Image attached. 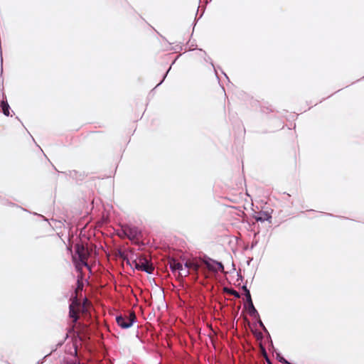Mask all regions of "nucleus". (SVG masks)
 <instances>
[{
	"label": "nucleus",
	"instance_id": "f257e3e1",
	"mask_svg": "<svg viewBox=\"0 0 364 364\" xmlns=\"http://www.w3.org/2000/svg\"><path fill=\"white\" fill-rule=\"evenodd\" d=\"M75 255H77V259L73 257V260L75 263V267L78 272H82V267H86L90 269L87 264V259L90 255V252L87 246L83 244H76L75 246Z\"/></svg>",
	"mask_w": 364,
	"mask_h": 364
},
{
	"label": "nucleus",
	"instance_id": "f03ea898",
	"mask_svg": "<svg viewBox=\"0 0 364 364\" xmlns=\"http://www.w3.org/2000/svg\"><path fill=\"white\" fill-rule=\"evenodd\" d=\"M81 310V304L80 301L77 299V296H75L69 306V317L72 318V324L70 326V330L69 332L74 331V328L75 327L76 323L79 319V314Z\"/></svg>",
	"mask_w": 364,
	"mask_h": 364
},
{
	"label": "nucleus",
	"instance_id": "7ed1b4c3",
	"mask_svg": "<svg viewBox=\"0 0 364 364\" xmlns=\"http://www.w3.org/2000/svg\"><path fill=\"white\" fill-rule=\"evenodd\" d=\"M136 320V316L134 311H129L124 314L117 316L116 317V322L122 328H128L131 327L134 322Z\"/></svg>",
	"mask_w": 364,
	"mask_h": 364
},
{
	"label": "nucleus",
	"instance_id": "20e7f679",
	"mask_svg": "<svg viewBox=\"0 0 364 364\" xmlns=\"http://www.w3.org/2000/svg\"><path fill=\"white\" fill-rule=\"evenodd\" d=\"M134 267L140 271L146 272L149 274H151L154 269L152 264L144 256H139L136 259L132 261V264Z\"/></svg>",
	"mask_w": 364,
	"mask_h": 364
},
{
	"label": "nucleus",
	"instance_id": "39448f33",
	"mask_svg": "<svg viewBox=\"0 0 364 364\" xmlns=\"http://www.w3.org/2000/svg\"><path fill=\"white\" fill-rule=\"evenodd\" d=\"M123 234L130 240H139L141 232L138 228L129 225L122 226Z\"/></svg>",
	"mask_w": 364,
	"mask_h": 364
},
{
	"label": "nucleus",
	"instance_id": "423d86ee",
	"mask_svg": "<svg viewBox=\"0 0 364 364\" xmlns=\"http://www.w3.org/2000/svg\"><path fill=\"white\" fill-rule=\"evenodd\" d=\"M202 262L205 264L209 271L214 272L224 271V266L221 262L213 261V264H212L207 259H202Z\"/></svg>",
	"mask_w": 364,
	"mask_h": 364
},
{
	"label": "nucleus",
	"instance_id": "0eeeda50",
	"mask_svg": "<svg viewBox=\"0 0 364 364\" xmlns=\"http://www.w3.org/2000/svg\"><path fill=\"white\" fill-rule=\"evenodd\" d=\"M168 264L172 272H175L176 270L183 271L182 264H181L173 258H171L168 259Z\"/></svg>",
	"mask_w": 364,
	"mask_h": 364
},
{
	"label": "nucleus",
	"instance_id": "6e6552de",
	"mask_svg": "<svg viewBox=\"0 0 364 364\" xmlns=\"http://www.w3.org/2000/svg\"><path fill=\"white\" fill-rule=\"evenodd\" d=\"M185 267L188 269H193L197 273L199 270L200 264L194 261H187L185 264Z\"/></svg>",
	"mask_w": 364,
	"mask_h": 364
},
{
	"label": "nucleus",
	"instance_id": "1a4fd4ad",
	"mask_svg": "<svg viewBox=\"0 0 364 364\" xmlns=\"http://www.w3.org/2000/svg\"><path fill=\"white\" fill-rule=\"evenodd\" d=\"M1 109H2V112L3 113L6 115V116H9V105L7 102V101H5V100H2L1 102Z\"/></svg>",
	"mask_w": 364,
	"mask_h": 364
},
{
	"label": "nucleus",
	"instance_id": "9d476101",
	"mask_svg": "<svg viewBox=\"0 0 364 364\" xmlns=\"http://www.w3.org/2000/svg\"><path fill=\"white\" fill-rule=\"evenodd\" d=\"M247 303L249 305L248 311H249L250 314L254 315L255 314H257V311L253 305L252 300L251 301H248Z\"/></svg>",
	"mask_w": 364,
	"mask_h": 364
},
{
	"label": "nucleus",
	"instance_id": "9b49d317",
	"mask_svg": "<svg viewBox=\"0 0 364 364\" xmlns=\"http://www.w3.org/2000/svg\"><path fill=\"white\" fill-rule=\"evenodd\" d=\"M81 279H82V277L80 279H77V288L75 289L76 296H77L78 292L81 291L82 290V288H83V284H82Z\"/></svg>",
	"mask_w": 364,
	"mask_h": 364
},
{
	"label": "nucleus",
	"instance_id": "f8f14e48",
	"mask_svg": "<svg viewBox=\"0 0 364 364\" xmlns=\"http://www.w3.org/2000/svg\"><path fill=\"white\" fill-rule=\"evenodd\" d=\"M242 289L245 292V296H246V299H247V302L251 301H252V297H251V294H250V292L249 289L247 288L246 286H243L242 287Z\"/></svg>",
	"mask_w": 364,
	"mask_h": 364
},
{
	"label": "nucleus",
	"instance_id": "ddd939ff",
	"mask_svg": "<svg viewBox=\"0 0 364 364\" xmlns=\"http://www.w3.org/2000/svg\"><path fill=\"white\" fill-rule=\"evenodd\" d=\"M225 291H227L228 294L235 296L236 298H240V294L237 291H235L232 289H226L225 288Z\"/></svg>",
	"mask_w": 364,
	"mask_h": 364
},
{
	"label": "nucleus",
	"instance_id": "4468645a",
	"mask_svg": "<svg viewBox=\"0 0 364 364\" xmlns=\"http://www.w3.org/2000/svg\"><path fill=\"white\" fill-rule=\"evenodd\" d=\"M268 218H269V216L266 213L262 214V215H261V216L255 217V219L257 221H261V222H264V221L267 220Z\"/></svg>",
	"mask_w": 364,
	"mask_h": 364
},
{
	"label": "nucleus",
	"instance_id": "2eb2a0df",
	"mask_svg": "<svg viewBox=\"0 0 364 364\" xmlns=\"http://www.w3.org/2000/svg\"><path fill=\"white\" fill-rule=\"evenodd\" d=\"M253 334L257 340H262L263 338V335H262V332H260V331H255L253 332Z\"/></svg>",
	"mask_w": 364,
	"mask_h": 364
},
{
	"label": "nucleus",
	"instance_id": "dca6fc26",
	"mask_svg": "<svg viewBox=\"0 0 364 364\" xmlns=\"http://www.w3.org/2000/svg\"><path fill=\"white\" fill-rule=\"evenodd\" d=\"M190 272L188 270H183V272H178V277H188L189 275Z\"/></svg>",
	"mask_w": 364,
	"mask_h": 364
},
{
	"label": "nucleus",
	"instance_id": "f3484780",
	"mask_svg": "<svg viewBox=\"0 0 364 364\" xmlns=\"http://www.w3.org/2000/svg\"><path fill=\"white\" fill-rule=\"evenodd\" d=\"M262 350H263V354H264V356L266 358V360L268 364H272V363L270 361V360L267 357V353L264 350V348H262Z\"/></svg>",
	"mask_w": 364,
	"mask_h": 364
},
{
	"label": "nucleus",
	"instance_id": "a211bd4d",
	"mask_svg": "<svg viewBox=\"0 0 364 364\" xmlns=\"http://www.w3.org/2000/svg\"><path fill=\"white\" fill-rule=\"evenodd\" d=\"M279 361H280L281 363H284V364H291V363H290L289 361H287V360L285 358H282L279 360Z\"/></svg>",
	"mask_w": 364,
	"mask_h": 364
},
{
	"label": "nucleus",
	"instance_id": "6ab92c4d",
	"mask_svg": "<svg viewBox=\"0 0 364 364\" xmlns=\"http://www.w3.org/2000/svg\"><path fill=\"white\" fill-rule=\"evenodd\" d=\"M119 236L122 238L125 237L126 236L123 234V230H122V232L119 233Z\"/></svg>",
	"mask_w": 364,
	"mask_h": 364
},
{
	"label": "nucleus",
	"instance_id": "aec40b11",
	"mask_svg": "<svg viewBox=\"0 0 364 364\" xmlns=\"http://www.w3.org/2000/svg\"><path fill=\"white\" fill-rule=\"evenodd\" d=\"M119 255H120V257H121L124 260H125V259H126V257H125V256H124V253L120 252V253H119Z\"/></svg>",
	"mask_w": 364,
	"mask_h": 364
},
{
	"label": "nucleus",
	"instance_id": "412c9836",
	"mask_svg": "<svg viewBox=\"0 0 364 364\" xmlns=\"http://www.w3.org/2000/svg\"><path fill=\"white\" fill-rule=\"evenodd\" d=\"M87 302V299H85V301H84L83 304H84V305H85Z\"/></svg>",
	"mask_w": 364,
	"mask_h": 364
},
{
	"label": "nucleus",
	"instance_id": "4be33fe9",
	"mask_svg": "<svg viewBox=\"0 0 364 364\" xmlns=\"http://www.w3.org/2000/svg\"><path fill=\"white\" fill-rule=\"evenodd\" d=\"M260 325L264 327V325L261 321H260Z\"/></svg>",
	"mask_w": 364,
	"mask_h": 364
}]
</instances>
